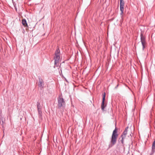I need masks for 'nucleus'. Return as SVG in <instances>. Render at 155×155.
Wrapping results in <instances>:
<instances>
[{
	"instance_id": "nucleus-14",
	"label": "nucleus",
	"mask_w": 155,
	"mask_h": 155,
	"mask_svg": "<svg viewBox=\"0 0 155 155\" xmlns=\"http://www.w3.org/2000/svg\"><path fill=\"white\" fill-rule=\"evenodd\" d=\"M118 86V84H117V86L115 87V88H117Z\"/></svg>"
},
{
	"instance_id": "nucleus-15",
	"label": "nucleus",
	"mask_w": 155,
	"mask_h": 155,
	"mask_svg": "<svg viewBox=\"0 0 155 155\" xmlns=\"http://www.w3.org/2000/svg\"><path fill=\"white\" fill-rule=\"evenodd\" d=\"M131 134H132V133H131L130 134V137H132V135Z\"/></svg>"
},
{
	"instance_id": "nucleus-3",
	"label": "nucleus",
	"mask_w": 155,
	"mask_h": 155,
	"mask_svg": "<svg viewBox=\"0 0 155 155\" xmlns=\"http://www.w3.org/2000/svg\"><path fill=\"white\" fill-rule=\"evenodd\" d=\"M140 36V41L143 47L142 50L143 51L147 47V42L146 41V37L144 35L143 33L142 32L141 33Z\"/></svg>"
},
{
	"instance_id": "nucleus-16",
	"label": "nucleus",
	"mask_w": 155,
	"mask_h": 155,
	"mask_svg": "<svg viewBox=\"0 0 155 155\" xmlns=\"http://www.w3.org/2000/svg\"><path fill=\"white\" fill-rule=\"evenodd\" d=\"M2 124H3V120L2 121Z\"/></svg>"
},
{
	"instance_id": "nucleus-11",
	"label": "nucleus",
	"mask_w": 155,
	"mask_h": 155,
	"mask_svg": "<svg viewBox=\"0 0 155 155\" xmlns=\"http://www.w3.org/2000/svg\"><path fill=\"white\" fill-rule=\"evenodd\" d=\"M21 23L25 27H28V24L26 21V20L24 19L22 20Z\"/></svg>"
},
{
	"instance_id": "nucleus-13",
	"label": "nucleus",
	"mask_w": 155,
	"mask_h": 155,
	"mask_svg": "<svg viewBox=\"0 0 155 155\" xmlns=\"http://www.w3.org/2000/svg\"><path fill=\"white\" fill-rule=\"evenodd\" d=\"M59 62L54 61V65L56 67H58L59 65Z\"/></svg>"
},
{
	"instance_id": "nucleus-12",
	"label": "nucleus",
	"mask_w": 155,
	"mask_h": 155,
	"mask_svg": "<svg viewBox=\"0 0 155 155\" xmlns=\"http://www.w3.org/2000/svg\"><path fill=\"white\" fill-rule=\"evenodd\" d=\"M120 137L121 138V143H122V145H124V140L125 139V138H124V137Z\"/></svg>"
},
{
	"instance_id": "nucleus-7",
	"label": "nucleus",
	"mask_w": 155,
	"mask_h": 155,
	"mask_svg": "<svg viewBox=\"0 0 155 155\" xmlns=\"http://www.w3.org/2000/svg\"><path fill=\"white\" fill-rule=\"evenodd\" d=\"M106 94L105 92L104 93L102 97V101L101 104V108L102 110H104V108L106 105H104V101L105 100Z\"/></svg>"
},
{
	"instance_id": "nucleus-10",
	"label": "nucleus",
	"mask_w": 155,
	"mask_h": 155,
	"mask_svg": "<svg viewBox=\"0 0 155 155\" xmlns=\"http://www.w3.org/2000/svg\"><path fill=\"white\" fill-rule=\"evenodd\" d=\"M155 151V140L153 141L152 147V151L150 155H152L154 153Z\"/></svg>"
},
{
	"instance_id": "nucleus-1",
	"label": "nucleus",
	"mask_w": 155,
	"mask_h": 155,
	"mask_svg": "<svg viewBox=\"0 0 155 155\" xmlns=\"http://www.w3.org/2000/svg\"><path fill=\"white\" fill-rule=\"evenodd\" d=\"M117 129L116 127L113 131L110 144L108 145V148L112 147L117 142V139L118 136V134L117 133Z\"/></svg>"
},
{
	"instance_id": "nucleus-4",
	"label": "nucleus",
	"mask_w": 155,
	"mask_h": 155,
	"mask_svg": "<svg viewBox=\"0 0 155 155\" xmlns=\"http://www.w3.org/2000/svg\"><path fill=\"white\" fill-rule=\"evenodd\" d=\"M60 51L59 48L57 49L55 53V57L54 58V61L59 62L60 58Z\"/></svg>"
},
{
	"instance_id": "nucleus-8",
	"label": "nucleus",
	"mask_w": 155,
	"mask_h": 155,
	"mask_svg": "<svg viewBox=\"0 0 155 155\" xmlns=\"http://www.w3.org/2000/svg\"><path fill=\"white\" fill-rule=\"evenodd\" d=\"M124 2L123 0H120V8L121 12V14H122L124 10Z\"/></svg>"
},
{
	"instance_id": "nucleus-5",
	"label": "nucleus",
	"mask_w": 155,
	"mask_h": 155,
	"mask_svg": "<svg viewBox=\"0 0 155 155\" xmlns=\"http://www.w3.org/2000/svg\"><path fill=\"white\" fill-rule=\"evenodd\" d=\"M37 106L38 112V115L39 117L40 118L42 117V107L38 101L37 102Z\"/></svg>"
},
{
	"instance_id": "nucleus-6",
	"label": "nucleus",
	"mask_w": 155,
	"mask_h": 155,
	"mask_svg": "<svg viewBox=\"0 0 155 155\" xmlns=\"http://www.w3.org/2000/svg\"><path fill=\"white\" fill-rule=\"evenodd\" d=\"M44 85V83L43 80L40 77L39 78V83L38 86L40 88L41 90L43 89Z\"/></svg>"
},
{
	"instance_id": "nucleus-2",
	"label": "nucleus",
	"mask_w": 155,
	"mask_h": 155,
	"mask_svg": "<svg viewBox=\"0 0 155 155\" xmlns=\"http://www.w3.org/2000/svg\"><path fill=\"white\" fill-rule=\"evenodd\" d=\"M58 107V108H64L65 107V102L64 99L61 96L57 98Z\"/></svg>"
},
{
	"instance_id": "nucleus-9",
	"label": "nucleus",
	"mask_w": 155,
	"mask_h": 155,
	"mask_svg": "<svg viewBox=\"0 0 155 155\" xmlns=\"http://www.w3.org/2000/svg\"><path fill=\"white\" fill-rule=\"evenodd\" d=\"M128 127H127L125 128V129L124 131L122 133V134L121 136V137H123L124 138L126 137V136L127 134V130L128 128Z\"/></svg>"
}]
</instances>
